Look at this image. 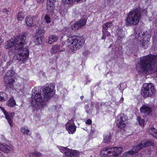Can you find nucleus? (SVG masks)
<instances>
[{
    "mask_svg": "<svg viewBox=\"0 0 157 157\" xmlns=\"http://www.w3.org/2000/svg\"><path fill=\"white\" fill-rule=\"evenodd\" d=\"M54 87L55 85L52 83L46 84L43 89L41 86L35 87L32 91L30 101L32 105L38 109H41L45 106L48 99L55 94Z\"/></svg>",
    "mask_w": 157,
    "mask_h": 157,
    "instance_id": "1",
    "label": "nucleus"
},
{
    "mask_svg": "<svg viewBox=\"0 0 157 157\" xmlns=\"http://www.w3.org/2000/svg\"><path fill=\"white\" fill-rule=\"evenodd\" d=\"M28 41V39L24 34H19L15 38H12L9 41L6 43L5 48H12L13 52H16L18 54L14 56L15 59H17L21 63H24L29 56V52L28 48H25L22 49Z\"/></svg>",
    "mask_w": 157,
    "mask_h": 157,
    "instance_id": "2",
    "label": "nucleus"
},
{
    "mask_svg": "<svg viewBox=\"0 0 157 157\" xmlns=\"http://www.w3.org/2000/svg\"><path fill=\"white\" fill-rule=\"evenodd\" d=\"M141 11L138 9L130 11L126 19V25L131 26L137 25L141 17Z\"/></svg>",
    "mask_w": 157,
    "mask_h": 157,
    "instance_id": "3",
    "label": "nucleus"
},
{
    "mask_svg": "<svg viewBox=\"0 0 157 157\" xmlns=\"http://www.w3.org/2000/svg\"><path fill=\"white\" fill-rule=\"evenodd\" d=\"M155 143L151 141H142L140 143L136 145V146H133L132 150L125 152L123 155V157H128L131 155L137 153L143 147L149 146L151 145L155 146Z\"/></svg>",
    "mask_w": 157,
    "mask_h": 157,
    "instance_id": "4",
    "label": "nucleus"
},
{
    "mask_svg": "<svg viewBox=\"0 0 157 157\" xmlns=\"http://www.w3.org/2000/svg\"><path fill=\"white\" fill-rule=\"evenodd\" d=\"M67 41L71 43V48L74 50L79 49L84 43L82 37L76 36L69 38Z\"/></svg>",
    "mask_w": 157,
    "mask_h": 157,
    "instance_id": "5",
    "label": "nucleus"
},
{
    "mask_svg": "<svg viewBox=\"0 0 157 157\" xmlns=\"http://www.w3.org/2000/svg\"><path fill=\"white\" fill-rule=\"evenodd\" d=\"M141 93L142 95L144 98H146L152 96L155 93L154 84L151 83L144 84L142 87Z\"/></svg>",
    "mask_w": 157,
    "mask_h": 157,
    "instance_id": "6",
    "label": "nucleus"
},
{
    "mask_svg": "<svg viewBox=\"0 0 157 157\" xmlns=\"http://www.w3.org/2000/svg\"><path fill=\"white\" fill-rule=\"evenodd\" d=\"M14 72L13 69L9 70L6 74L4 78V82L7 85V87H9L12 89L13 87V83L14 81Z\"/></svg>",
    "mask_w": 157,
    "mask_h": 157,
    "instance_id": "7",
    "label": "nucleus"
},
{
    "mask_svg": "<svg viewBox=\"0 0 157 157\" xmlns=\"http://www.w3.org/2000/svg\"><path fill=\"white\" fill-rule=\"evenodd\" d=\"M117 125L120 128L123 129L127 123V117L124 114H119L117 117Z\"/></svg>",
    "mask_w": 157,
    "mask_h": 157,
    "instance_id": "8",
    "label": "nucleus"
},
{
    "mask_svg": "<svg viewBox=\"0 0 157 157\" xmlns=\"http://www.w3.org/2000/svg\"><path fill=\"white\" fill-rule=\"evenodd\" d=\"M61 150L62 152H64L65 155L68 157H76L78 154V152L76 150H74L62 147Z\"/></svg>",
    "mask_w": 157,
    "mask_h": 157,
    "instance_id": "9",
    "label": "nucleus"
},
{
    "mask_svg": "<svg viewBox=\"0 0 157 157\" xmlns=\"http://www.w3.org/2000/svg\"><path fill=\"white\" fill-rule=\"evenodd\" d=\"M86 20L85 18H82L78 21L73 25L71 29L75 30L82 28L86 23Z\"/></svg>",
    "mask_w": 157,
    "mask_h": 157,
    "instance_id": "10",
    "label": "nucleus"
},
{
    "mask_svg": "<svg viewBox=\"0 0 157 157\" xmlns=\"http://www.w3.org/2000/svg\"><path fill=\"white\" fill-rule=\"evenodd\" d=\"M1 109L10 126L12 127L13 119L14 115V113H9L7 112L2 107L1 108Z\"/></svg>",
    "mask_w": 157,
    "mask_h": 157,
    "instance_id": "11",
    "label": "nucleus"
},
{
    "mask_svg": "<svg viewBox=\"0 0 157 157\" xmlns=\"http://www.w3.org/2000/svg\"><path fill=\"white\" fill-rule=\"evenodd\" d=\"M140 109L141 113L146 115H149L152 111V108L150 105H143Z\"/></svg>",
    "mask_w": 157,
    "mask_h": 157,
    "instance_id": "12",
    "label": "nucleus"
},
{
    "mask_svg": "<svg viewBox=\"0 0 157 157\" xmlns=\"http://www.w3.org/2000/svg\"><path fill=\"white\" fill-rule=\"evenodd\" d=\"M13 150L11 146L7 145L5 144H0V150L4 152L8 153Z\"/></svg>",
    "mask_w": 157,
    "mask_h": 157,
    "instance_id": "13",
    "label": "nucleus"
},
{
    "mask_svg": "<svg viewBox=\"0 0 157 157\" xmlns=\"http://www.w3.org/2000/svg\"><path fill=\"white\" fill-rule=\"evenodd\" d=\"M100 155L102 157H109L112 155L111 150L109 147H106L101 150Z\"/></svg>",
    "mask_w": 157,
    "mask_h": 157,
    "instance_id": "14",
    "label": "nucleus"
},
{
    "mask_svg": "<svg viewBox=\"0 0 157 157\" xmlns=\"http://www.w3.org/2000/svg\"><path fill=\"white\" fill-rule=\"evenodd\" d=\"M111 150L112 155H113L114 157H117V156L121 152L122 150V148L119 147H115L110 148Z\"/></svg>",
    "mask_w": 157,
    "mask_h": 157,
    "instance_id": "15",
    "label": "nucleus"
},
{
    "mask_svg": "<svg viewBox=\"0 0 157 157\" xmlns=\"http://www.w3.org/2000/svg\"><path fill=\"white\" fill-rule=\"evenodd\" d=\"M35 21V18L34 17L29 16L25 18V21L27 25L29 27L33 25V23Z\"/></svg>",
    "mask_w": 157,
    "mask_h": 157,
    "instance_id": "16",
    "label": "nucleus"
},
{
    "mask_svg": "<svg viewBox=\"0 0 157 157\" xmlns=\"http://www.w3.org/2000/svg\"><path fill=\"white\" fill-rule=\"evenodd\" d=\"M56 44L52 48L51 50V52L52 54H55L58 51L59 52H61L63 51V49H60L63 46L61 44Z\"/></svg>",
    "mask_w": 157,
    "mask_h": 157,
    "instance_id": "17",
    "label": "nucleus"
},
{
    "mask_svg": "<svg viewBox=\"0 0 157 157\" xmlns=\"http://www.w3.org/2000/svg\"><path fill=\"white\" fill-rule=\"evenodd\" d=\"M148 132L152 135L153 137L157 139V130L155 128L151 126L149 128Z\"/></svg>",
    "mask_w": 157,
    "mask_h": 157,
    "instance_id": "18",
    "label": "nucleus"
},
{
    "mask_svg": "<svg viewBox=\"0 0 157 157\" xmlns=\"http://www.w3.org/2000/svg\"><path fill=\"white\" fill-rule=\"evenodd\" d=\"M58 40V37L57 36L54 35H51L49 37V44H52L56 41Z\"/></svg>",
    "mask_w": 157,
    "mask_h": 157,
    "instance_id": "19",
    "label": "nucleus"
},
{
    "mask_svg": "<svg viewBox=\"0 0 157 157\" xmlns=\"http://www.w3.org/2000/svg\"><path fill=\"white\" fill-rule=\"evenodd\" d=\"M8 98L7 95L3 92H0V101H4L7 100Z\"/></svg>",
    "mask_w": 157,
    "mask_h": 157,
    "instance_id": "20",
    "label": "nucleus"
},
{
    "mask_svg": "<svg viewBox=\"0 0 157 157\" xmlns=\"http://www.w3.org/2000/svg\"><path fill=\"white\" fill-rule=\"evenodd\" d=\"M76 127L74 125H70L68 128L67 131L69 133L73 134L76 130Z\"/></svg>",
    "mask_w": 157,
    "mask_h": 157,
    "instance_id": "21",
    "label": "nucleus"
},
{
    "mask_svg": "<svg viewBox=\"0 0 157 157\" xmlns=\"http://www.w3.org/2000/svg\"><path fill=\"white\" fill-rule=\"evenodd\" d=\"M111 139V134L110 133H108L104 136V141L105 143H108L110 141Z\"/></svg>",
    "mask_w": 157,
    "mask_h": 157,
    "instance_id": "22",
    "label": "nucleus"
},
{
    "mask_svg": "<svg viewBox=\"0 0 157 157\" xmlns=\"http://www.w3.org/2000/svg\"><path fill=\"white\" fill-rule=\"evenodd\" d=\"M112 22H108L102 25V30L108 31V29L111 26Z\"/></svg>",
    "mask_w": 157,
    "mask_h": 157,
    "instance_id": "23",
    "label": "nucleus"
},
{
    "mask_svg": "<svg viewBox=\"0 0 157 157\" xmlns=\"http://www.w3.org/2000/svg\"><path fill=\"white\" fill-rule=\"evenodd\" d=\"M8 105L10 107H13L16 105L15 102L13 97L11 98L8 101Z\"/></svg>",
    "mask_w": 157,
    "mask_h": 157,
    "instance_id": "24",
    "label": "nucleus"
},
{
    "mask_svg": "<svg viewBox=\"0 0 157 157\" xmlns=\"http://www.w3.org/2000/svg\"><path fill=\"white\" fill-rule=\"evenodd\" d=\"M102 36L101 37L102 40H105L106 37H109L110 35V33L108 31L102 30Z\"/></svg>",
    "mask_w": 157,
    "mask_h": 157,
    "instance_id": "25",
    "label": "nucleus"
},
{
    "mask_svg": "<svg viewBox=\"0 0 157 157\" xmlns=\"http://www.w3.org/2000/svg\"><path fill=\"white\" fill-rule=\"evenodd\" d=\"M55 4L52 3H50L49 2H47V9L49 12H51L53 10L54 8Z\"/></svg>",
    "mask_w": 157,
    "mask_h": 157,
    "instance_id": "26",
    "label": "nucleus"
},
{
    "mask_svg": "<svg viewBox=\"0 0 157 157\" xmlns=\"http://www.w3.org/2000/svg\"><path fill=\"white\" fill-rule=\"evenodd\" d=\"M41 156L40 153L38 151L31 153L29 154V157H40Z\"/></svg>",
    "mask_w": 157,
    "mask_h": 157,
    "instance_id": "27",
    "label": "nucleus"
},
{
    "mask_svg": "<svg viewBox=\"0 0 157 157\" xmlns=\"http://www.w3.org/2000/svg\"><path fill=\"white\" fill-rule=\"evenodd\" d=\"M44 30L42 29H39L36 31V35L37 36L42 37L44 35Z\"/></svg>",
    "mask_w": 157,
    "mask_h": 157,
    "instance_id": "28",
    "label": "nucleus"
},
{
    "mask_svg": "<svg viewBox=\"0 0 157 157\" xmlns=\"http://www.w3.org/2000/svg\"><path fill=\"white\" fill-rule=\"evenodd\" d=\"M35 42H36L38 44H40L42 42V37H40V36H37L36 35L34 37Z\"/></svg>",
    "mask_w": 157,
    "mask_h": 157,
    "instance_id": "29",
    "label": "nucleus"
},
{
    "mask_svg": "<svg viewBox=\"0 0 157 157\" xmlns=\"http://www.w3.org/2000/svg\"><path fill=\"white\" fill-rule=\"evenodd\" d=\"M24 16L23 12H21L18 13L17 18L19 21H22L24 18Z\"/></svg>",
    "mask_w": 157,
    "mask_h": 157,
    "instance_id": "30",
    "label": "nucleus"
},
{
    "mask_svg": "<svg viewBox=\"0 0 157 157\" xmlns=\"http://www.w3.org/2000/svg\"><path fill=\"white\" fill-rule=\"evenodd\" d=\"M139 124L141 126H144V119L141 117H138L137 118Z\"/></svg>",
    "mask_w": 157,
    "mask_h": 157,
    "instance_id": "31",
    "label": "nucleus"
},
{
    "mask_svg": "<svg viewBox=\"0 0 157 157\" xmlns=\"http://www.w3.org/2000/svg\"><path fill=\"white\" fill-rule=\"evenodd\" d=\"M147 43V42L145 39H140L138 43L140 45L143 46L145 45Z\"/></svg>",
    "mask_w": 157,
    "mask_h": 157,
    "instance_id": "32",
    "label": "nucleus"
},
{
    "mask_svg": "<svg viewBox=\"0 0 157 157\" xmlns=\"http://www.w3.org/2000/svg\"><path fill=\"white\" fill-rule=\"evenodd\" d=\"M21 131L22 133L26 134H28L29 131L27 127H22L21 128Z\"/></svg>",
    "mask_w": 157,
    "mask_h": 157,
    "instance_id": "33",
    "label": "nucleus"
},
{
    "mask_svg": "<svg viewBox=\"0 0 157 157\" xmlns=\"http://www.w3.org/2000/svg\"><path fill=\"white\" fill-rule=\"evenodd\" d=\"M44 20L48 23L50 22V17L48 15H46L44 17Z\"/></svg>",
    "mask_w": 157,
    "mask_h": 157,
    "instance_id": "34",
    "label": "nucleus"
},
{
    "mask_svg": "<svg viewBox=\"0 0 157 157\" xmlns=\"http://www.w3.org/2000/svg\"><path fill=\"white\" fill-rule=\"evenodd\" d=\"M85 109L87 113H89L91 111V109L90 108L89 105H86Z\"/></svg>",
    "mask_w": 157,
    "mask_h": 157,
    "instance_id": "35",
    "label": "nucleus"
},
{
    "mask_svg": "<svg viewBox=\"0 0 157 157\" xmlns=\"http://www.w3.org/2000/svg\"><path fill=\"white\" fill-rule=\"evenodd\" d=\"M124 100V98L123 97L121 98L119 101L116 100L115 101V104L116 105H119Z\"/></svg>",
    "mask_w": 157,
    "mask_h": 157,
    "instance_id": "36",
    "label": "nucleus"
},
{
    "mask_svg": "<svg viewBox=\"0 0 157 157\" xmlns=\"http://www.w3.org/2000/svg\"><path fill=\"white\" fill-rule=\"evenodd\" d=\"M136 37L138 40L142 39V37H141L140 33L139 32L138 33H136Z\"/></svg>",
    "mask_w": 157,
    "mask_h": 157,
    "instance_id": "37",
    "label": "nucleus"
},
{
    "mask_svg": "<svg viewBox=\"0 0 157 157\" xmlns=\"http://www.w3.org/2000/svg\"><path fill=\"white\" fill-rule=\"evenodd\" d=\"M141 34L142 35V39H145V38L146 36H147V35H148L147 33H145V32H143L142 33L141 32Z\"/></svg>",
    "mask_w": 157,
    "mask_h": 157,
    "instance_id": "38",
    "label": "nucleus"
},
{
    "mask_svg": "<svg viewBox=\"0 0 157 157\" xmlns=\"http://www.w3.org/2000/svg\"><path fill=\"white\" fill-rule=\"evenodd\" d=\"M64 3L67 4H69L71 2H72L73 0H62Z\"/></svg>",
    "mask_w": 157,
    "mask_h": 157,
    "instance_id": "39",
    "label": "nucleus"
},
{
    "mask_svg": "<svg viewBox=\"0 0 157 157\" xmlns=\"http://www.w3.org/2000/svg\"><path fill=\"white\" fill-rule=\"evenodd\" d=\"M151 37V35H150L149 34H148L147 36L146 37L145 39H147V42L148 43L150 40V38Z\"/></svg>",
    "mask_w": 157,
    "mask_h": 157,
    "instance_id": "40",
    "label": "nucleus"
},
{
    "mask_svg": "<svg viewBox=\"0 0 157 157\" xmlns=\"http://www.w3.org/2000/svg\"><path fill=\"white\" fill-rule=\"evenodd\" d=\"M56 2V0H48L47 2H50V3H52L53 4H55V2Z\"/></svg>",
    "mask_w": 157,
    "mask_h": 157,
    "instance_id": "41",
    "label": "nucleus"
},
{
    "mask_svg": "<svg viewBox=\"0 0 157 157\" xmlns=\"http://www.w3.org/2000/svg\"><path fill=\"white\" fill-rule=\"evenodd\" d=\"M92 123V121L90 119H88L86 121V123L87 124H91Z\"/></svg>",
    "mask_w": 157,
    "mask_h": 157,
    "instance_id": "42",
    "label": "nucleus"
},
{
    "mask_svg": "<svg viewBox=\"0 0 157 157\" xmlns=\"http://www.w3.org/2000/svg\"><path fill=\"white\" fill-rule=\"evenodd\" d=\"M118 37L121 38H122L124 36V34H122L121 35H120V34H119V33L118 34Z\"/></svg>",
    "mask_w": 157,
    "mask_h": 157,
    "instance_id": "43",
    "label": "nucleus"
},
{
    "mask_svg": "<svg viewBox=\"0 0 157 157\" xmlns=\"http://www.w3.org/2000/svg\"><path fill=\"white\" fill-rule=\"evenodd\" d=\"M0 157H5V156L2 152H0Z\"/></svg>",
    "mask_w": 157,
    "mask_h": 157,
    "instance_id": "44",
    "label": "nucleus"
},
{
    "mask_svg": "<svg viewBox=\"0 0 157 157\" xmlns=\"http://www.w3.org/2000/svg\"><path fill=\"white\" fill-rule=\"evenodd\" d=\"M11 63V61H9L7 62V66H10Z\"/></svg>",
    "mask_w": 157,
    "mask_h": 157,
    "instance_id": "45",
    "label": "nucleus"
},
{
    "mask_svg": "<svg viewBox=\"0 0 157 157\" xmlns=\"http://www.w3.org/2000/svg\"><path fill=\"white\" fill-rule=\"evenodd\" d=\"M38 2H42L44 1V0H36Z\"/></svg>",
    "mask_w": 157,
    "mask_h": 157,
    "instance_id": "46",
    "label": "nucleus"
},
{
    "mask_svg": "<svg viewBox=\"0 0 157 157\" xmlns=\"http://www.w3.org/2000/svg\"><path fill=\"white\" fill-rule=\"evenodd\" d=\"M2 42V39L0 37V45L1 44V43Z\"/></svg>",
    "mask_w": 157,
    "mask_h": 157,
    "instance_id": "47",
    "label": "nucleus"
},
{
    "mask_svg": "<svg viewBox=\"0 0 157 157\" xmlns=\"http://www.w3.org/2000/svg\"><path fill=\"white\" fill-rule=\"evenodd\" d=\"M83 96H81L80 97L81 99L82 100L83 99Z\"/></svg>",
    "mask_w": 157,
    "mask_h": 157,
    "instance_id": "48",
    "label": "nucleus"
},
{
    "mask_svg": "<svg viewBox=\"0 0 157 157\" xmlns=\"http://www.w3.org/2000/svg\"><path fill=\"white\" fill-rule=\"evenodd\" d=\"M82 0H76V1L77 2H80L81 1H82Z\"/></svg>",
    "mask_w": 157,
    "mask_h": 157,
    "instance_id": "49",
    "label": "nucleus"
},
{
    "mask_svg": "<svg viewBox=\"0 0 157 157\" xmlns=\"http://www.w3.org/2000/svg\"><path fill=\"white\" fill-rule=\"evenodd\" d=\"M1 52H0V56H1Z\"/></svg>",
    "mask_w": 157,
    "mask_h": 157,
    "instance_id": "50",
    "label": "nucleus"
},
{
    "mask_svg": "<svg viewBox=\"0 0 157 157\" xmlns=\"http://www.w3.org/2000/svg\"><path fill=\"white\" fill-rule=\"evenodd\" d=\"M70 43V44H70V45H71V44H71V43Z\"/></svg>",
    "mask_w": 157,
    "mask_h": 157,
    "instance_id": "51",
    "label": "nucleus"
}]
</instances>
